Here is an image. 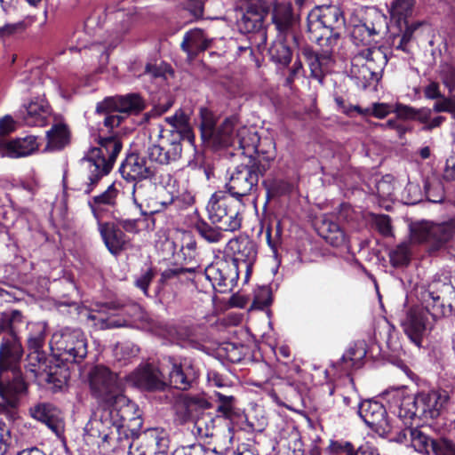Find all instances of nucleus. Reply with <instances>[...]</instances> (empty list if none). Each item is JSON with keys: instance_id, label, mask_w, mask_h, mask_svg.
Wrapping results in <instances>:
<instances>
[{"instance_id": "nucleus-1", "label": "nucleus", "mask_w": 455, "mask_h": 455, "mask_svg": "<svg viewBox=\"0 0 455 455\" xmlns=\"http://www.w3.org/2000/svg\"><path fill=\"white\" fill-rule=\"evenodd\" d=\"M201 132L204 140H212L221 147H233L237 151L236 155L240 154L245 157V162L256 160L261 163L262 160L273 159V156H266L265 152L259 148V137L257 132L251 127H236L234 118L226 119L216 127L212 117L204 116Z\"/></svg>"}, {"instance_id": "nucleus-2", "label": "nucleus", "mask_w": 455, "mask_h": 455, "mask_svg": "<svg viewBox=\"0 0 455 455\" xmlns=\"http://www.w3.org/2000/svg\"><path fill=\"white\" fill-rule=\"evenodd\" d=\"M384 395L390 407L395 410L398 420L404 421L406 425L415 419L424 421L436 419L447 398L435 391L413 395L404 387L393 388Z\"/></svg>"}, {"instance_id": "nucleus-3", "label": "nucleus", "mask_w": 455, "mask_h": 455, "mask_svg": "<svg viewBox=\"0 0 455 455\" xmlns=\"http://www.w3.org/2000/svg\"><path fill=\"white\" fill-rule=\"evenodd\" d=\"M119 405H106L97 410L86 426L89 435L102 440L103 443H121L128 441L124 426V415L118 410Z\"/></svg>"}, {"instance_id": "nucleus-4", "label": "nucleus", "mask_w": 455, "mask_h": 455, "mask_svg": "<svg viewBox=\"0 0 455 455\" xmlns=\"http://www.w3.org/2000/svg\"><path fill=\"white\" fill-rule=\"evenodd\" d=\"M122 149V143L116 137L103 138L100 141V148H94L84 159L88 170L86 188L84 192L90 194L99 180L111 171L118 154Z\"/></svg>"}, {"instance_id": "nucleus-5", "label": "nucleus", "mask_w": 455, "mask_h": 455, "mask_svg": "<svg viewBox=\"0 0 455 455\" xmlns=\"http://www.w3.org/2000/svg\"><path fill=\"white\" fill-rule=\"evenodd\" d=\"M243 201L235 198L224 191L213 193L206 206L212 223L219 225L224 231L234 232L241 228Z\"/></svg>"}, {"instance_id": "nucleus-6", "label": "nucleus", "mask_w": 455, "mask_h": 455, "mask_svg": "<svg viewBox=\"0 0 455 455\" xmlns=\"http://www.w3.org/2000/svg\"><path fill=\"white\" fill-rule=\"evenodd\" d=\"M385 53L377 47H365L351 60L350 76L359 88L366 89L377 83L387 64Z\"/></svg>"}, {"instance_id": "nucleus-7", "label": "nucleus", "mask_w": 455, "mask_h": 455, "mask_svg": "<svg viewBox=\"0 0 455 455\" xmlns=\"http://www.w3.org/2000/svg\"><path fill=\"white\" fill-rule=\"evenodd\" d=\"M50 347L53 357L67 363H79L88 353L84 333L79 329L68 327L61 328L52 334Z\"/></svg>"}, {"instance_id": "nucleus-8", "label": "nucleus", "mask_w": 455, "mask_h": 455, "mask_svg": "<svg viewBox=\"0 0 455 455\" xmlns=\"http://www.w3.org/2000/svg\"><path fill=\"white\" fill-rule=\"evenodd\" d=\"M89 385L92 395L106 405H124L128 402L117 375L106 366L96 365L91 369Z\"/></svg>"}, {"instance_id": "nucleus-9", "label": "nucleus", "mask_w": 455, "mask_h": 455, "mask_svg": "<svg viewBox=\"0 0 455 455\" xmlns=\"http://www.w3.org/2000/svg\"><path fill=\"white\" fill-rule=\"evenodd\" d=\"M403 426L398 425L392 437L398 443H408L413 449L419 453H429L433 451L435 455H455V443L451 441L439 438L431 439L418 427H412V421L408 425L401 421Z\"/></svg>"}, {"instance_id": "nucleus-10", "label": "nucleus", "mask_w": 455, "mask_h": 455, "mask_svg": "<svg viewBox=\"0 0 455 455\" xmlns=\"http://www.w3.org/2000/svg\"><path fill=\"white\" fill-rule=\"evenodd\" d=\"M267 165L256 160H248L237 165L232 172L226 188L236 199L243 198L256 192L259 178L267 170Z\"/></svg>"}, {"instance_id": "nucleus-11", "label": "nucleus", "mask_w": 455, "mask_h": 455, "mask_svg": "<svg viewBox=\"0 0 455 455\" xmlns=\"http://www.w3.org/2000/svg\"><path fill=\"white\" fill-rule=\"evenodd\" d=\"M161 365L167 387L188 390L198 377V371L189 357L165 355L161 359Z\"/></svg>"}, {"instance_id": "nucleus-12", "label": "nucleus", "mask_w": 455, "mask_h": 455, "mask_svg": "<svg viewBox=\"0 0 455 455\" xmlns=\"http://www.w3.org/2000/svg\"><path fill=\"white\" fill-rule=\"evenodd\" d=\"M182 136L178 131L160 130L158 140L152 143L147 150L148 158L160 164H169L181 156Z\"/></svg>"}, {"instance_id": "nucleus-13", "label": "nucleus", "mask_w": 455, "mask_h": 455, "mask_svg": "<svg viewBox=\"0 0 455 455\" xmlns=\"http://www.w3.org/2000/svg\"><path fill=\"white\" fill-rule=\"evenodd\" d=\"M357 413L363 421L379 435H393L398 428V422L394 423L387 417L386 408L377 401L365 400L358 403Z\"/></svg>"}, {"instance_id": "nucleus-14", "label": "nucleus", "mask_w": 455, "mask_h": 455, "mask_svg": "<svg viewBox=\"0 0 455 455\" xmlns=\"http://www.w3.org/2000/svg\"><path fill=\"white\" fill-rule=\"evenodd\" d=\"M170 445L168 432L162 427L143 431L137 442L129 446L128 455H167Z\"/></svg>"}, {"instance_id": "nucleus-15", "label": "nucleus", "mask_w": 455, "mask_h": 455, "mask_svg": "<svg viewBox=\"0 0 455 455\" xmlns=\"http://www.w3.org/2000/svg\"><path fill=\"white\" fill-rule=\"evenodd\" d=\"M412 234L417 241L430 243L435 249H440L455 238V220L441 223L423 222L412 229Z\"/></svg>"}, {"instance_id": "nucleus-16", "label": "nucleus", "mask_w": 455, "mask_h": 455, "mask_svg": "<svg viewBox=\"0 0 455 455\" xmlns=\"http://www.w3.org/2000/svg\"><path fill=\"white\" fill-rule=\"evenodd\" d=\"M239 269L230 261L220 259L205 267L204 275L219 292L231 291L236 285Z\"/></svg>"}, {"instance_id": "nucleus-17", "label": "nucleus", "mask_w": 455, "mask_h": 455, "mask_svg": "<svg viewBox=\"0 0 455 455\" xmlns=\"http://www.w3.org/2000/svg\"><path fill=\"white\" fill-rule=\"evenodd\" d=\"M227 248L228 251L233 253V259L230 262L235 264L239 270L240 268L244 269V282H248L252 266L257 259L256 243L249 236L240 235L231 239Z\"/></svg>"}, {"instance_id": "nucleus-18", "label": "nucleus", "mask_w": 455, "mask_h": 455, "mask_svg": "<svg viewBox=\"0 0 455 455\" xmlns=\"http://www.w3.org/2000/svg\"><path fill=\"white\" fill-rule=\"evenodd\" d=\"M127 380L135 387L149 391H162L167 387L161 360L158 366L151 363L139 366L127 376Z\"/></svg>"}, {"instance_id": "nucleus-19", "label": "nucleus", "mask_w": 455, "mask_h": 455, "mask_svg": "<svg viewBox=\"0 0 455 455\" xmlns=\"http://www.w3.org/2000/svg\"><path fill=\"white\" fill-rule=\"evenodd\" d=\"M345 25V18L341 10L335 5L323 6L308 15V29L315 31L319 28L330 30L334 36H339L338 30Z\"/></svg>"}, {"instance_id": "nucleus-20", "label": "nucleus", "mask_w": 455, "mask_h": 455, "mask_svg": "<svg viewBox=\"0 0 455 455\" xmlns=\"http://www.w3.org/2000/svg\"><path fill=\"white\" fill-rule=\"evenodd\" d=\"M368 16L370 20L355 25L352 29L351 37L356 45L371 47L375 37L387 28L386 17L382 13L374 10Z\"/></svg>"}, {"instance_id": "nucleus-21", "label": "nucleus", "mask_w": 455, "mask_h": 455, "mask_svg": "<svg viewBox=\"0 0 455 455\" xmlns=\"http://www.w3.org/2000/svg\"><path fill=\"white\" fill-rule=\"evenodd\" d=\"M402 326L408 338L417 347H421L423 337L431 329L427 313L421 307L409 309L402 320Z\"/></svg>"}, {"instance_id": "nucleus-22", "label": "nucleus", "mask_w": 455, "mask_h": 455, "mask_svg": "<svg viewBox=\"0 0 455 455\" xmlns=\"http://www.w3.org/2000/svg\"><path fill=\"white\" fill-rule=\"evenodd\" d=\"M24 349L20 338L12 334L0 341V372L20 371Z\"/></svg>"}, {"instance_id": "nucleus-23", "label": "nucleus", "mask_w": 455, "mask_h": 455, "mask_svg": "<svg viewBox=\"0 0 455 455\" xmlns=\"http://www.w3.org/2000/svg\"><path fill=\"white\" fill-rule=\"evenodd\" d=\"M34 419L44 423L59 438L63 436L65 422L61 411L51 403H38L28 409Z\"/></svg>"}, {"instance_id": "nucleus-24", "label": "nucleus", "mask_w": 455, "mask_h": 455, "mask_svg": "<svg viewBox=\"0 0 455 455\" xmlns=\"http://www.w3.org/2000/svg\"><path fill=\"white\" fill-rule=\"evenodd\" d=\"M28 391L21 371L0 372V397L10 404L17 403Z\"/></svg>"}, {"instance_id": "nucleus-25", "label": "nucleus", "mask_w": 455, "mask_h": 455, "mask_svg": "<svg viewBox=\"0 0 455 455\" xmlns=\"http://www.w3.org/2000/svg\"><path fill=\"white\" fill-rule=\"evenodd\" d=\"M145 108V102L142 98L136 93H131L116 98H108L102 102L98 103L97 112L113 109L121 114H139Z\"/></svg>"}, {"instance_id": "nucleus-26", "label": "nucleus", "mask_w": 455, "mask_h": 455, "mask_svg": "<svg viewBox=\"0 0 455 455\" xmlns=\"http://www.w3.org/2000/svg\"><path fill=\"white\" fill-rule=\"evenodd\" d=\"M20 113L26 125L44 126L52 115V108L44 98L36 97L24 104Z\"/></svg>"}, {"instance_id": "nucleus-27", "label": "nucleus", "mask_w": 455, "mask_h": 455, "mask_svg": "<svg viewBox=\"0 0 455 455\" xmlns=\"http://www.w3.org/2000/svg\"><path fill=\"white\" fill-rule=\"evenodd\" d=\"M39 143L34 135L17 138L12 140H0V156L19 158L34 154L38 150Z\"/></svg>"}, {"instance_id": "nucleus-28", "label": "nucleus", "mask_w": 455, "mask_h": 455, "mask_svg": "<svg viewBox=\"0 0 455 455\" xmlns=\"http://www.w3.org/2000/svg\"><path fill=\"white\" fill-rule=\"evenodd\" d=\"M195 204L194 190L185 179L174 180V190L171 193L169 201L161 202L164 208L173 207L177 211H183L192 207Z\"/></svg>"}, {"instance_id": "nucleus-29", "label": "nucleus", "mask_w": 455, "mask_h": 455, "mask_svg": "<svg viewBox=\"0 0 455 455\" xmlns=\"http://www.w3.org/2000/svg\"><path fill=\"white\" fill-rule=\"evenodd\" d=\"M98 227L107 248L113 255L119 254L126 248L129 238L116 225L109 222H99Z\"/></svg>"}, {"instance_id": "nucleus-30", "label": "nucleus", "mask_w": 455, "mask_h": 455, "mask_svg": "<svg viewBox=\"0 0 455 455\" xmlns=\"http://www.w3.org/2000/svg\"><path fill=\"white\" fill-rule=\"evenodd\" d=\"M119 195L120 190L115 184H111L104 192L92 196L88 201V204L98 223L101 222L100 220L110 208H114L116 205Z\"/></svg>"}, {"instance_id": "nucleus-31", "label": "nucleus", "mask_w": 455, "mask_h": 455, "mask_svg": "<svg viewBox=\"0 0 455 455\" xmlns=\"http://www.w3.org/2000/svg\"><path fill=\"white\" fill-rule=\"evenodd\" d=\"M120 172L124 179L132 181L146 180L153 174L145 159L134 154L127 156L120 167Z\"/></svg>"}, {"instance_id": "nucleus-32", "label": "nucleus", "mask_w": 455, "mask_h": 455, "mask_svg": "<svg viewBox=\"0 0 455 455\" xmlns=\"http://www.w3.org/2000/svg\"><path fill=\"white\" fill-rule=\"evenodd\" d=\"M211 39L200 28H194L185 33L181 42V49L193 59L199 52H204L211 44Z\"/></svg>"}, {"instance_id": "nucleus-33", "label": "nucleus", "mask_w": 455, "mask_h": 455, "mask_svg": "<svg viewBox=\"0 0 455 455\" xmlns=\"http://www.w3.org/2000/svg\"><path fill=\"white\" fill-rule=\"evenodd\" d=\"M58 357H53L50 363L43 369L46 374L45 380L52 385L55 391L61 390L67 386L70 378L69 368Z\"/></svg>"}, {"instance_id": "nucleus-34", "label": "nucleus", "mask_w": 455, "mask_h": 455, "mask_svg": "<svg viewBox=\"0 0 455 455\" xmlns=\"http://www.w3.org/2000/svg\"><path fill=\"white\" fill-rule=\"evenodd\" d=\"M296 17L290 3L275 2L272 10V21L280 33H288L296 24Z\"/></svg>"}, {"instance_id": "nucleus-35", "label": "nucleus", "mask_w": 455, "mask_h": 455, "mask_svg": "<svg viewBox=\"0 0 455 455\" xmlns=\"http://www.w3.org/2000/svg\"><path fill=\"white\" fill-rule=\"evenodd\" d=\"M307 59L310 68V76L323 84L324 76L332 68L331 55L328 52H308Z\"/></svg>"}, {"instance_id": "nucleus-36", "label": "nucleus", "mask_w": 455, "mask_h": 455, "mask_svg": "<svg viewBox=\"0 0 455 455\" xmlns=\"http://www.w3.org/2000/svg\"><path fill=\"white\" fill-rule=\"evenodd\" d=\"M47 144L45 151H58L64 148L70 141V132L67 124H54L46 132Z\"/></svg>"}, {"instance_id": "nucleus-37", "label": "nucleus", "mask_w": 455, "mask_h": 455, "mask_svg": "<svg viewBox=\"0 0 455 455\" xmlns=\"http://www.w3.org/2000/svg\"><path fill=\"white\" fill-rule=\"evenodd\" d=\"M238 26L243 33H257L262 41L267 38L263 29V16L259 12L247 11L239 20Z\"/></svg>"}, {"instance_id": "nucleus-38", "label": "nucleus", "mask_w": 455, "mask_h": 455, "mask_svg": "<svg viewBox=\"0 0 455 455\" xmlns=\"http://www.w3.org/2000/svg\"><path fill=\"white\" fill-rule=\"evenodd\" d=\"M417 0H393L390 4L389 13L392 20H395L400 27L406 23L416 11Z\"/></svg>"}, {"instance_id": "nucleus-39", "label": "nucleus", "mask_w": 455, "mask_h": 455, "mask_svg": "<svg viewBox=\"0 0 455 455\" xmlns=\"http://www.w3.org/2000/svg\"><path fill=\"white\" fill-rule=\"evenodd\" d=\"M319 232L323 238L334 247H340L346 243L345 233L336 222L324 220L319 228Z\"/></svg>"}, {"instance_id": "nucleus-40", "label": "nucleus", "mask_w": 455, "mask_h": 455, "mask_svg": "<svg viewBox=\"0 0 455 455\" xmlns=\"http://www.w3.org/2000/svg\"><path fill=\"white\" fill-rule=\"evenodd\" d=\"M46 330L47 324L45 323L38 322L31 324L27 340L29 351H44Z\"/></svg>"}, {"instance_id": "nucleus-41", "label": "nucleus", "mask_w": 455, "mask_h": 455, "mask_svg": "<svg viewBox=\"0 0 455 455\" xmlns=\"http://www.w3.org/2000/svg\"><path fill=\"white\" fill-rule=\"evenodd\" d=\"M423 305L422 307L427 315H431L434 319H437L443 315V303L438 294L434 291H425L422 295Z\"/></svg>"}, {"instance_id": "nucleus-42", "label": "nucleus", "mask_w": 455, "mask_h": 455, "mask_svg": "<svg viewBox=\"0 0 455 455\" xmlns=\"http://www.w3.org/2000/svg\"><path fill=\"white\" fill-rule=\"evenodd\" d=\"M271 60L275 63L287 66L291 60V50L283 41L275 42L269 49Z\"/></svg>"}, {"instance_id": "nucleus-43", "label": "nucleus", "mask_w": 455, "mask_h": 455, "mask_svg": "<svg viewBox=\"0 0 455 455\" xmlns=\"http://www.w3.org/2000/svg\"><path fill=\"white\" fill-rule=\"evenodd\" d=\"M196 229L198 234L208 243H217L223 239V229L220 226L213 227L206 221H200L196 225Z\"/></svg>"}, {"instance_id": "nucleus-44", "label": "nucleus", "mask_w": 455, "mask_h": 455, "mask_svg": "<svg viewBox=\"0 0 455 455\" xmlns=\"http://www.w3.org/2000/svg\"><path fill=\"white\" fill-rule=\"evenodd\" d=\"M216 421L211 414H204L195 421L194 431L201 438L212 437L214 435Z\"/></svg>"}, {"instance_id": "nucleus-45", "label": "nucleus", "mask_w": 455, "mask_h": 455, "mask_svg": "<svg viewBox=\"0 0 455 455\" xmlns=\"http://www.w3.org/2000/svg\"><path fill=\"white\" fill-rule=\"evenodd\" d=\"M355 109L359 115L363 116H373L377 118H384L393 112L394 107L387 103H373L371 108H362L356 106Z\"/></svg>"}, {"instance_id": "nucleus-46", "label": "nucleus", "mask_w": 455, "mask_h": 455, "mask_svg": "<svg viewBox=\"0 0 455 455\" xmlns=\"http://www.w3.org/2000/svg\"><path fill=\"white\" fill-rule=\"evenodd\" d=\"M165 121L173 128L172 131L180 132L181 136L182 132H185L188 140L192 142L194 137L189 134L188 117L181 110L177 111L171 116H167Z\"/></svg>"}, {"instance_id": "nucleus-47", "label": "nucleus", "mask_w": 455, "mask_h": 455, "mask_svg": "<svg viewBox=\"0 0 455 455\" xmlns=\"http://www.w3.org/2000/svg\"><path fill=\"white\" fill-rule=\"evenodd\" d=\"M390 261L393 266L398 267L408 263L409 246L406 243L397 245L390 253Z\"/></svg>"}, {"instance_id": "nucleus-48", "label": "nucleus", "mask_w": 455, "mask_h": 455, "mask_svg": "<svg viewBox=\"0 0 455 455\" xmlns=\"http://www.w3.org/2000/svg\"><path fill=\"white\" fill-rule=\"evenodd\" d=\"M152 188L151 184H146L141 180H136L132 185V200L134 204L141 207L142 204L147 201L148 196V190Z\"/></svg>"}, {"instance_id": "nucleus-49", "label": "nucleus", "mask_w": 455, "mask_h": 455, "mask_svg": "<svg viewBox=\"0 0 455 455\" xmlns=\"http://www.w3.org/2000/svg\"><path fill=\"white\" fill-rule=\"evenodd\" d=\"M372 223L376 229L383 235V236H392V225L391 219L389 216L385 214H375L372 216Z\"/></svg>"}, {"instance_id": "nucleus-50", "label": "nucleus", "mask_w": 455, "mask_h": 455, "mask_svg": "<svg viewBox=\"0 0 455 455\" xmlns=\"http://www.w3.org/2000/svg\"><path fill=\"white\" fill-rule=\"evenodd\" d=\"M271 303L270 290L266 287H259L255 291L254 299L251 307L257 309H264Z\"/></svg>"}, {"instance_id": "nucleus-51", "label": "nucleus", "mask_w": 455, "mask_h": 455, "mask_svg": "<svg viewBox=\"0 0 455 455\" xmlns=\"http://www.w3.org/2000/svg\"><path fill=\"white\" fill-rule=\"evenodd\" d=\"M435 113L447 112L450 113L455 120V98L442 96L433 106Z\"/></svg>"}, {"instance_id": "nucleus-52", "label": "nucleus", "mask_w": 455, "mask_h": 455, "mask_svg": "<svg viewBox=\"0 0 455 455\" xmlns=\"http://www.w3.org/2000/svg\"><path fill=\"white\" fill-rule=\"evenodd\" d=\"M440 77L443 84L451 91L455 86V67L451 64H441L439 69Z\"/></svg>"}, {"instance_id": "nucleus-53", "label": "nucleus", "mask_w": 455, "mask_h": 455, "mask_svg": "<svg viewBox=\"0 0 455 455\" xmlns=\"http://www.w3.org/2000/svg\"><path fill=\"white\" fill-rule=\"evenodd\" d=\"M404 25V30L403 31L402 35L399 36V43L395 46L397 50H401L405 52H410V43L411 41L413 32L415 30V27L412 25H409L408 21L406 23H403Z\"/></svg>"}, {"instance_id": "nucleus-54", "label": "nucleus", "mask_w": 455, "mask_h": 455, "mask_svg": "<svg viewBox=\"0 0 455 455\" xmlns=\"http://www.w3.org/2000/svg\"><path fill=\"white\" fill-rule=\"evenodd\" d=\"M139 347L132 343H124L117 347L116 356L118 360L128 361L132 357H136L139 354Z\"/></svg>"}, {"instance_id": "nucleus-55", "label": "nucleus", "mask_w": 455, "mask_h": 455, "mask_svg": "<svg viewBox=\"0 0 455 455\" xmlns=\"http://www.w3.org/2000/svg\"><path fill=\"white\" fill-rule=\"evenodd\" d=\"M27 359L31 366L29 370L35 373L37 372L36 367L39 369L43 366L45 367L46 354L44 351H29Z\"/></svg>"}, {"instance_id": "nucleus-56", "label": "nucleus", "mask_w": 455, "mask_h": 455, "mask_svg": "<svg viewBox=\"0 0 455 455\" xmlns=\"http://www.w3.org/2000/svg\"><path fill=\"white\" fill-rule=\"evenodd\" d=\"M329 448L332 455H353L355 451L350 443L343 441L331 442Z\"/></svg>"}, {"instance_id": "nucleus-57", "label": "nucleus", "mask_w": 455, "mask_h": 455, "mask_svg": "<svg viewBox=\"0 0 455 455\" xmlns=\"http://www.w3.org/2000/svg\"><path fill=\"white\" fill-rule=\"evenodd\" d=\"M90 318L92 320H98L100 327L101 329H109V328H116L124 326V321L123 319L117 318L115 315L104 317H98L97 315H92Z\"/></svg>"}, {"instance_id": "nucleus-58", "label": "nucleus", "mask_w": 455, "mask_h": 455, "mask_svg": "<svg viewBox=\"0 0 455 455\" xmlns=\"http://www.w3.org/2000/svg\"><path fill=\"white\" fill-rule=\"evenodd\" d=\"M141 220L135 219H118L116 220V226L121 229L129 233H138L140 229Z\"/></svg>"}, {"instance_id": "nucleus-59", "label": "nucleus", "mask_w": 455, "mask_h": 455, "mask_svg": "<svg viewBox=\"0 0 455 455\" xmlns=\"http://www.w3.org/2000/svg\"><path fill=\"white\" fill-rule=\"evenodd\" d=\"M424 96L427 100H435L436 101L443 95L441 92L439 83L435 81L429 82L423 89Z\"/></svg>"}, {"instance_id": "nucleus-60", "label": "nucleus", "mask_w": 455, "mask_h": 455, "mask_svg": "<svg viewBox=\"0 0 455 455\" xmlns=\"http://www.w3.org/2000/svg\"><path fill=\"white\" fill-rule=\"evenodd\" d=\"M182 455H222L217 454L215 451L205 449L202 444H192L182 449Z\"/></svg>"}, {"instance_id": "nucleus-61", "label": "nucleus", "mask_w": 455, "mask_h": 455, "mask_svg": "<svg viewBox=\"0 0 455 455\" xmlns=\"http://www.w3.org/2000/svg\"><path fill=\"white\" fill-rule=\"evenodd\" d=\"M16 125L15 122L10 116H5L2 119H0V140H6L3 138L13 131H15Z\"/></svg>"}, {"instance_id": "nucleus-62", "label": "nucleus", "mask_w": 455, "mask_h": 455, "mask_svg": "<svg viewBox=\"0 0 455 455\" xmlns=\"http://www.w3.org/2000/svg\"><path fill=\"white\" fill-rule=\"evenodd\" d=\"M10 441V430L4 422H0V455L7 451Z\"/></svg>"}, {"instance_id": "nucleus-63", "label": "nucleus", "mask_w": 455, "mask_h": 455, "mask_svg": "<svg viewBox=\"0 0 455 455\" xmlns=\"http://www.w3.org/2000/svg\"><path fill=\"white\" fill-rule=\"evenodd\" d=\"M178 339L180 341L182 347H194L196 345L194 334L190 329L180 328L178 331Z\"/></svg>"}, {"instance_id": "nucleus-64", "label": "nucleus", "mask_w": 455, "mask_h": 455, "mask_svg": "<svg viewBox=\"0 0 455 455\" xmlns=\"http://www.w3.org/2000/svg\"><path fill=\"white\" fill-rule=\"evenodd\" d=\"M186 8L196 19L203 16L204 4L201 0H187Z\"/></svg>"}]
</instances>
